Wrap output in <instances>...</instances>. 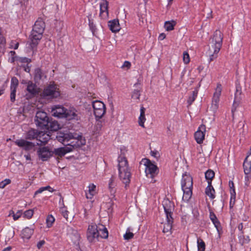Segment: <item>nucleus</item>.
Here are the masks:
<instances>
[{
  "instance_id": "1",
  "label": "nucleus",
  "mask_w": 251,
  "mask_h": 251,
  "mask_svg": "<svg viewBox=\"0 0 251 251\" xmlns=\"http://www.w3.org/2000/svg\"><path fill=\"white\" fill-rule=\"evenodd\" d=\"M56 137L59 142L66 145L63 147L55 149L53 151V153L61 157L86 143L85 139L81 135L70 132H59Z\"/></svg>"
},
{
  "instance_id": "2",
  "label": "nucleus",
  "mask_w": 251,
  "mask_h": 251,
  "mask_svg": "<svg viewBox=\"0 0 251 251\" xmlns=\"http://www.w3.org/2000/svg\"><path fill=\"white\" fill-rule=\"evenodd\" d=\"M108 232L106 228L102 225L91 224L87 231V238L90 242H95L99 238H107Z\"/></svg>"
},
{
  "instance_id": "3",
  "label": "nucleus",
  "mask_w": 251,
  "mask_h": 251,
  "mask_svg": "<svg viewBox=\"0 0 251 251\" xmlns=\"http://www.w3.org/2000/svg\"><path fill=\"white\" fill-rule=\"evenodd\" d=\"M181 185L183 192L182 201L188 202L192 197L193 188V179L189 174L185 173L182 175Z\"/></svg>"
},
{
  "instance_id": "4",
  "label": "nucleus",
  "mask_w": 251,
  "mask_h": 251,
  "mask_svg": "<svg viewBox=\"0 0 251 251\" xmlns=\"http://www.w3.org/2000/svg\"><path fill=\"white\" fill-rule=\"evenodd\" d=\"M118 164L119 176L122 182L126 186L130 182L131 172L128 163L125 160H121Z\"/></svg>"
},
{
  "instance_id": "5",
  "label": "nucleus",
  "mask_w": 251,
  "mask_h": 251,
  "mask_svg": "<svg viewBox=\"0 0 251 251\" xmlns=\"http://www.w3.org/2000/svg\"><path fill=\"white\" fill-rule=\"evenodd\" d=\"M61 91L59 86L54 83H50L44 89L42 96L48 97L51 99H56L61 96Z\"/></svg>"
},
{
  "instance_id": "6",
  "label": "nucleus",
  "mask_w": 251,
  "mask_h": 251,
  "mask_svg": "<svg viewBox=\"0 0 251 251\" xmlns=\"http://www.w3.org/2000/svg\"><path fill=\"white\" fill-rule=\"evenodd\" d=\"M93 113L97 121L101 119L105 114L106 106L101 101L96 100L92 102Z\"/></svg>"
},
{
  "instance_id": "7",
  "label": "nucleus",
  "mask_w": 251,
  "mask_h": 251,
  "mask_svg": "<svg viewBox=\"0 0 251 251\" xmlns=\"http://www.w3.org/2000/svg\"><path fill=\"white\" fill-rule=\"evenodd\" d=\"M22 84H26V88L25 91V97L26 99H30L35 95H37L39 92V88L30 81L26 82V80L23 79L21 81Z\"/></svg>"
},
{
  "instance_id": "8",
  "label": "nucleus",
  "mask_w": 251,
  "mask_h": 251,
  "mask_svg": "<svg viewBox=\"0 0 251 251\" xmlns=\"http://www.w3.org/2000/svg\"><path fill=\"white\" fill-rule=\"evenodd\" d=\"M141 164L145 166V173L147 176L153 177L157 174L158 170L156 166L149 159H143L141 161Z\"/></svg>"
},
{
  "instance_id": "9",
  "label": "nucleus",
  "mask_w": 251,
  "mask_h": 251,
  "mask_svg": "<svg viewBox=\"0 0 251 251\" xmlns=\"http://www.w3.org/2000/svg\"><path fill=\"white\" fill-rule=\"evenodd\" d=\"M49 118L44 111H39L36 113L35 122L36 126L44 129L48 124Z\"/></svg>"
},
{
  "instance_id": "10",
  "label": "nucleus",
  "mask_w": 251,
  "mask_h": 251,
  "mask_svg": "<svg viewBox=\"0 0 251 251\" xmlns=\"http://www.w3.org/2000/svg\"><path fill=\"white\" fill-rule=\"evenodd\" d=\"M81 114L79 110L74 107H71L67 109L65 119L69 121H77L81 119Z\"/></svg>"
},
{
  "instance_id": "11",
  "label": "nucleus",
  "mask_w": 251,
  "mask_h": 251,
  "mask_svg": "<svg viewBox=\"0 0 251 251\" xmlns=\"http://www.w3.org/2000/svg\"><path fill=\"white\" fill-rule=\"evenodd\" d=\"M210 47L208 51L210 61H212L218 57L222 44L210 42Z\"/></svg>"
},
{
  "instance_id": "12",
  "label": "nucleus",
  "mask_w": 251,
  "mask_h": 251,
  "mask_svg": "<svg viewBox=\"0 0 251 251\" xmlns=\"http://www.w3.org/2000/svg\"><path fill=\"white\" fill-rule=\"evenodd\" d=\"M43 33L32 29L30 35V42L28 43L29 46L32 49L38 44L39 41L42 38Z\"/></svg>"
},
{
  "instance_id": "13",
  "label": "nucleus",
  "mask_w": 251,
  "mask_h": 251,
  "mask_svg": "<svg viewBox=\"0 0 251 251\" xmlns=\"http://www.w3.org/2000/svg\"><path fill=\"white\" fill-rule=\"evenodd\" d=\"M67 109L61 105H55L52 107V115L59 118H65Z\"/></svg>"
},
{
  "instance_id": "14",
  "label": "nucleus",
  "mask_w": 251,
  "mask_h": 251,
  "mask_svg": "<svg viewBox=\"0 0 251 251\" xmlns=\"http://www.w3.org/2000/svg\"><path fill=\"white\" fill-rule=\"evenodd\" d=\"M162 205L166 216L172 217V213L174 210V203L168 199H164L162 201Z\"/></svg>"
},
{
  "instance_id": "15",
  "label": "nucleus",
  "mask_w": 251,
  "mask_h": 251,
  "mask_svg": "<svg viewBox=\"0 0 251 251\" xmlns=\"http://www.w3.org/2000/svg\"><path fill=\"white\" fill-rule=\"evenodd\" d=\"M34 228L33 226H26L22 230L20 233V237L24 242H27L31 237L34 233Z\"/></svg>"
},
{
  "instance_id": "16",
  "label": "nucleus",
  "mask_w": 251,
  "mask_h": 251,
  "mask_svg": "<svg viewBox=\"0 0 251 251\" xmlns=\"http://www.w3.org/2000/svg\"><path fill=\"white\" fill-rule=\"evenodd\" d=\"M206 132V127L205 126L201 125L198 130L195 133V138L198 144H201L203 142L205 137Z\"/></svg>"
},
{
  "instance_id": "17",
  "label": "nucleus",
  "mask_w": 251,
  "mask_h": 251,
  "mask_svg": "<svg viewBox=\"0 0 251 251\" xmlns=\"http://www.w3.org/2000/svg\"><path fill=\"white\" fill-rule=\"evenodd\" d=\"M37 153L39 157L43 161H46L52 155L53 151H51L47 147H43L39 149Z\"/></svg>"
},
{
  "instance_id": "18",
  "label": "nucleus",
  "mask_w": 251,
  "mask_h": 251,
  "mask_svg": "<svg viewBox=\"0 0 251 251\" xmlns=\"http://www.w3.org/2000/svg\"><path fill=\"white\" fill-rule=\"evenodd\" d=\"M14 143L18 147L26 151L30 150L34 147L33 143L23 139L16 140L14 141Z\"/></svg>"
},
{
  "instance_id": "19",
  "label": "nucleus",
  "mask_w": 251,
  "mask_h": 251,
  "mask_svg": "<svg viewBox=\"0 0 251 251\" xmlns=\"http://www.w3.org/2000/svg\"><path fill=\"white\" fill-rule=\"evenodd\" d=\"M100 16L102 19H107L108 16V2L106 0H101L100 3Z\"/></svg>"
},
{
  "instance_id": "20",
  "label": "nucleus",
  "mask_w": 251,
  "mask_h": 251,
  "mask_svg": "<svg viewBox=\"0 0 251 251\" xmlns=\"http://www.w3.org/2000/svg\"><path fill=\"white\" fill-rule=\"evenodd\" d=\"M173 224L172 217L166 216V222L164 223L163 232L167 235L171 234V230Z\"/></svg>"
},
{
  "instance_id": "21",
  "label": "nucleus",
  "mask_w": 251,
  "mask_h": 251,
  "mask_svg": "<svg viewBox=\"0 0 251 251\" xmlns=\"http://www.w3.org/2000/svg\"><path fill=\"white\" fill-rule=\"evenodd\" d=\"M243 168L246 174H249L251 172V149L244 160Z\"/></svg>"
},
{
  "instance_id": "22",
  "label": "nucleus",
  "mask_w": 251,
  "mask_h": 251,
  "mask_svg": "<svg viewBox=\"0 0 251 251\" xmlns=\"http://www.w3.org/2000/svg\"><path fill=\"white\" fill-rule=\"evenodd\" d=\"M96 186L93 183H90L85 190V196L87 199L92 200L96 194Z\"/></svg>"
},
{
  "instance_id": "23",
  "label": "nucleus",
  "mask_w": 251,
  "mask_h": 251,
  "mask_svg": "<svg viewBox=\"0 0 251 251\" xmlns=\"http://www.w3.org/2000/svg\"><path fill=\"white\" fill-rule=\"evenodd\" d=\"M45 23L42 19H38L35 23L33 29L34 31L43 33L45 29Z\"/></svg>"
},
{
  "instance_id": "24",
  "label": "nucleus",
  "mask_w": 251,
  "mask_h": 251,
  "mask_svg": "<svg viewBox=\"0 0 251 251\" xmlns=\"http://www.w3.org/2000/svg\"><path fill=\"white\" fill-rule=\"evenodd\" d=\"M223 41V34L221 31L217 30L214 33L211 40V43H218L222 44Z\"/></svg>"
},
{
  "instance_id": "25",
  "label": "nucleus",
  "mask_w": 251,
  "mask_h": 251,
  "mask_svg": "<svg viewBox=\"0 0 251 251\" xmlns=\"http://www.w3.org/2000/svg\"><path fill=\"white\" fill-rule=\"evenodd\" d=\"M108 26L113 32H117L120 31L121 27L118 20L114 19L108 22Z\"/></svg>"
},
{
  "instance_id": "26",
  "label": "nucleus",
  "mask_w": 251,
  "mask_h": 251,
  "mask_svg": "<svg viewBox=\"0 0 251 251\" xmlns=\"http://www.w3.org/2000/svg\"><path fill=\"white\" fill-rule=\"evenodd\" d=\"M45 128H47L51 131H56L60 128V125L55 121H48V124Z\"/></svg>"
},
{
  "instance_id": "27",
  "label": "nucleus",
  "mask_w": 251,
  "mask_h": 251,
  "mask_svg": "<svg viewBox=\"0 0 251 251\" xmlns=\"http://www.w3.org/2000/svg\"><path fill=\"white\" fill-rule=\"evenodd\" d=\"M127 152V150L126 148L123 147L120 149V152L119 153V155L118 158V164H120V163L121 160H125L126 163H128L126 157V154Z\"/></svg>"
},
{
  "instance_id": "28",
  "label": "nucleus",
  "mask_w": 251,
  "mask_h": 251,
  "mask_svg": "<svg viewBox=\"0 0 251 251\" xmlns=\"http://www.w3.org/2000/svg\"><path fill=\"white\" fill-rule=\"evenodd\" d=\"M37 137L41 143L46 144L50 139V135L49 133L41 132L39 133Z\"/></svg>"
},
{
  "instance_id": "29",
  "label": "nucleus",
  "mask_w": 251,
  "mask_h": 251,
  "mask_svg": "<svg viewBox=\"0 0 251 251\" xmlns=\"http://www.w3.org/2000/svg\"><path fill=\"white\" fill-rule=\"evenodd\" d=\"M146 120V119L145 118V108L144 107H141L140 109V115L138 119V123L140 126L142 127H145L144 123Z\"/></svg>"
},
{
  "instance_id": "30",
  "label": "nucleus",
  "mask_w": 251,
  "mask_h": 251,
  "mask_svg": "<svg viewBox=\"0 0 251 251\" xmlns=\"http://www.w3.org/2000/svg\"><path fill=\"white\" fill-rule=\"evenodd\" d=\"M176 24V22L174 20L166 21L164 23V28L166 31L173 30Z\"/></svg>"
},
{
  "instance_id": "31",
  "label": "nucleus",
  "mask_w": 251,
  "mask_h": 251,
  "mask_svg": "<svg viewBox=\"0 0 251 251\" xmlns=\"http://www.w3.org/2000/svg\"><path fill=\"white\" fill-rule=\"evenodd\" d=\"M210 218L211 220L212 221L213 224L214 225L215 227L217 229V230L218 233L220 232V224L219 222L218 221L217 217L214 214L212 213H210Z\"/></svg>"
},
{
  "instance_id": "32",
  "label": "nucleus",
  "mask_w": 251,
  "mask_h": 251,
  "mask_svg": "<svg viewBox=\"0 0 251 251\" xmlns=\"http://www.w3.org/2000/svg\"><path fill=\"white\" fill-rule=\"evenodd\" d=\"M205 193L210 198H214L215 191L210 184H208V186L206 188Z\"/></svg>"
},
{
  "instance_id": "33",
  "label": "nucleus",
  "mask_w": 251,
  "mask_h": 251,
  "mask_svg": "<svg viewBox=\"0 0 251 251\" xmlns=\"http://www.w3.org/2000/svg\"><path fill=\"white\" fill-rule=\"evenodd\" d=\"M222 90V87L221 85L218 84L215 89V92L213 94V98L220 100V97L221 95Z\"/></svg>"
},
{
  "instance_id": "34",
  "label": "nucleus",
  "mask_w": 251,
  "mask_h": 251,
  "mask_svg": "<svg viewBox=\"0 0 251 251\" xmlns=\"http://www.w3.org/2000/svg\"><path fill=\"white\" fill-rule=\"evenodd\" d=\"M22 215V211L21 210H18L16 213H14L13 211L9 212L8 216L12 217L14 221L18 220Z\"/></svg>"
},
{
  "instance_id": "35",
  "label": "nucleus",
  "mask_w": 251,
  "mask_h": 251,
  "mask_svg": "<svg viewBox=\"0 0 251 251\" xmlns=\"http://www.w3.org/2000/svg\"><path fill=\"white\" fill-rule=\"evenodd\" d=\"M54 221H55V218H54V217L52 215H48L46 219L47 227L48 228H50L51 226H52Z\"/></svg>"
},
{
  "instance_id": "36",
  "label": "nucleus",
  "mask_w": 251,
  "mask_h": 251,
  "mask_svg": "<svg viewBox=\"0 0 251 251\" xmlns=\"http://www.w3.org/2000/svg\"><path fill=\"white\" fill-rule=\"evenodd\" d=\"M197 247L198 251H205V245L204 242L201 239L197 240Z\"/></svg>"
},
{
  "instance_id": "37",
  "label": "nucleus",
  "mask_w": 251,
  "mask_h": 251,
  "mask_svg": "<svg viewBox=\"0 0 251 251\" xmlns=\"http://www.w3.org/2000/svg\"><path fill=\"white\" fill-rule=\"evenodd\" d=\"M219 100L212 98L211 108L213 112H216L219 107Z\"/></svg>"
},
{
  "instance_id": "38",
  "label": "nucleus",
  "mask_w": 251,
  "mask_h": 251,
  "mask_svg": "<svg viewBox=\"0 0 251 251\" xmlns=\"http://www.w3.org/2000/svg\"><path fill=\"white\" fill-rule=\"evenodd\" d=\"M205 176L206 179L208 180V183L210 184L211 180L214 176V172L212 170H208L205 173Z\"/></svg>"
},
{
  "instance_id": "39",
  "label": "nucleus",
  "mask_w": 251,
  "mask_h": 251,
  "mask_svg": "<svg viewBox=\"0 0 251 251\" xmlns=\"http://www.w3.org/2000/svg\"><path fill=\"white\" fill-rule=\"evenodd\" d=\"M19 84V81L18 79L16 77H13L11 79V90H16V88L18 85Z\"/></svg>"
},
{
  "instance_id": "40",
  "label": "nucleus",
  "mask_w": 251,
  "mask_h": 251,
  "mask_svg": "<svg viewBox=\"0 0 251 251\" xmlns=\"http://www.w3.org/2000/svg\"><path fill=\"white\" fill-rule=\"evenodd\" d=\"M230 207H232L233 206L235 202L236 194L234 189L230 190Z\"/></svg>"
},
{
  "instance_id": "41",
  "label": "nucleus",
  "mask_w": 251,
  "mask_h": 251,
  "mask_svg": "<svg viewBox=\"0 0 251 251\" xmlns=\"http://www.w3.org/2000/svg\"><path fill=\"white\" fill-rule=\"evenodd\" d=\"M134 234L131 231V229L130 228H128L126 229V233L124 235V238L125 240H129L133 237Z\"/></svg>"
},
{
  "instance_id": "42",
  "label": "nucleus",
  "mask_w": 251,
  "mask_h": 251,
  "mask_svg": "<svg viewBox=\"0 0 251 251\" xmlns=\"http://www.w3.org/2000/svg\"><path fill=\"white\" fill-rule=\"evenodd\" d=\"M34 214V209H28L27 210H26L24 213V217L29 219L32 218L33 215Z\"/></svg>"
},
{
  "instance_id": "43",
  "label": "nucleus",
  "mask_w": 251,
  "mask_h": 251,
  "mask_svg": "<svg viewBox=\"0 0 251 251\" xmlns=\"http://www.w3.org/2000/svg\"><path fill=\"white\" fill-rule=\"evenodd\" d=\"M190 61V58L187 52L184 51L183 53V61L185 64H188Z\"/></svg>"
},
{
  "instance_id": "44",
  "label": "nucleus",
  "mask_w": 251,
  "mask_h": 251,
  "mask_svg": "<svg viewBox=\"0 0 251 251\" xmlns=\"http://www.w3.org/2000/svg\"><path fill=\"white\" fill-rule=\"evenodd\" d=\"M198 95V91L195 90L193 92L192 96L190 97L188 100V102L191 104L196 99Z\"/></svg>"
},
{
  "instance_id": "45",
  "label": "nucleus",
  "mask_w": 251,
  "mask_h": 251,
  "mask_svg": "<svg viewBox=\"0 0 251 251\" xmlns=\"http://www.w3.org/2000/svg\"><path fill=\"white\" fill-rule=\"evenodd\" d=\"M43 73L41 70L36 69L35 72V79L39 80L42 78Z\"/></svg>"
},
{
  "instance_id": "46",
  "label": "nucleus",
  "mask_w": 251,
  "mask_h": 251,
  "mask_svg": "<svg viewBox=\"0 0 251 251\" xmlns=\"http://www.w3.org/2000/svg\"><path fill=\"white\" fill-rule=\"evenodd\" d=\"M11 183L10 179L6 178L0 182V188L1 189L4 188L7 185Z\"/></svg>"
},
{
  "instance_id": "47",
  "label": "nucleus",
  "mask_w": 251,
  "mask_h": 251,
  "mask_svg": "<svg viewBox=\"0 0 251 251\" xmlns=\"http://www.w3.org/2000/svg\"><path fill=\"white\" fill-rule=\"evenodd\" d=\"M140 96V93L139 90H134L132 94V98L135 100H138L139 99Z\"/></svg>"
},
{
  "instance_id": "48",
  "label": "nucleus",
  "mask_w": 251,
  "mask_h": 251,
  "mask_svg": "<svg viewBox=\"0 0 251 251\" xmlns=\"http://www.w3.org/2000/svg\"><path fill=\"white\" fill-rule=\"evenodd\" d=\"M27 136L29 139H33L36 137V134L35 130L33 129L30 130L28 132Z\"/></svg>"
},
{
  "instance_id": "49",
  "label": "nucleus",
  "mask_w": 251,
  "mask_h": 251,
  "mask_svg": "<svg viewBox=\"0 0 251 251\" xmlns=\"http://www.w3.org/2000/svg\"><path fill=\"white\" fill-rule=\"evenodd\" d=\"M15 54V51H11L9 55L10 56V57L9 58V61L12 63L14 62L15 60V57L14 56V55Z\"/></svg>"
},
{
  "instance_id": "50",
  "label": "nucleus",
  "mask_w": 251,
  "mask_h": 251,
  "mask_svg": "<svg viewBox=\"0 0 251 251\" xmlns=\"http://www.w3.org/2000/svg\"><path fill=\"white\" fill-rule=\"evenodd\" d=\"M60 211L63 217L67 220L68 214L67 210L65 208L62 207L60 208Z\"/></svg>"
},
{
  "instance_id": "51",
  "label": "nucleus",
  "mask_w": 251,
  "mask_h": 251,
  "mask_svg": "<svg viewBox=\"0 0 251 251\" xmlns=\"http://www.w3.org/2000/svg\"><path fill=\"white\" fill-rule=\"evenodd\" d=\"M46 191V188L45 187H43L40 188L38 190H37L34 195V197H35L37 194H40L42 193L43 191Z\"/></svg>"
},
{
  "instance_id": "52",
  "label": "nucleus",
  "mask_w": 251,
  "mask_h": 251,
  "mask_svg": "<svg viewBox=\"0 0 251 251\" xmlns=\"http://www.w3.org/2000/svg\"><path fill=\"white\" fill-rule=\"evenodd\" d=\"M16 90H11L10 99L11 101H14L15 100Z\"/></svg>"
},
{
  "instance_id": "53",
  "label": "nucleus",
  "mask_w": 251,
  "mask_h": 251,
  "mask_svg": "<svg viewBox=\"0 0 251 251\" xmlns=\"http://www.w3.org/2000/svg\"><path fill=\"white\" fill-rule=\"evenodd\" d=\"M19 46V43L16 42H12L11 43L10 47L11 48L17 49Z\"/></svg>"
},
{
  "instance_id": "54",
  "label": "nucleus",
  "mask_w": 251,
  "mask_h": 251,
  "mask_svg": "<svg viewBox=\"0 0 251 251\" xmlns=\"http://www.w3.org/2000/svg\"><path fill=\"white\" fill-rule=\"evenodd\" d=\"M45 241L44 240H41L37 244V247L38 249H40L45 244Z\"/></svg>"
},
{
  "instance_id": "55",
  "label": "nucleus",
  "mask_w": 251,
  "mask_h": 251,
  "mask_svg": "<svg viewBox=\"0 0 251 251\" xmlns=\"http://www.w3.org/2000/svg\"><path fill=\"white\" fill-rule=\"evenodd\" d=\"M131 66V63L129 61H126L124 62L123 65V68H126L127 69H129Z\"/></svg>"
},
{
  "instance_id": "56",
  "label": "nucleus",
  "mask_w": 251,
  "mask_h": 251,
  "mask_svg": "<svg viewBox=\"0 0 251 251\" xmlns=\"http://www.w3.org/2000/svg\"><path fill=\"white\" fill-rule=\"evenodd\" d=\"M113 181H114L113 179L112 178H110V179L109 180L108 186H109V188L110 189H112L114 186Z\"/></svg>"
},
{
  "instance_id": "57",
  "label": "nucleus",
  "mask_w": 251,
  "mask_h": 251,
  "mask_svg": "<svg viewBox=\"0 0 251 251\" xmlns=\"http://www.w3.org/2000/svg\"><path fill=\"white\" fill-rule=\"evenodd\" d=\"M79 235L76 232H75L74 238H72V240H73L74 242H76L79 240Z\"/></svg>"
},
{
  "instance_id": "58",
  "label": "nucleus",
  "mask_w": 251,
  "mask_h": 251,
  "mask_svg": "<svg viewBox=\"0 0 251 251\" xmlns=\"http://www.w3.org/2000/svg\"><path fill=\"white\" fill-rule=\"evenodd\" d=\"M15 234V232L14 230H9L8 232V235L9 236V239L12 238L14 237Z\"/></svg>"
},
{
  "instance_id": "59",
  "label": "nucleus",
  "mask_w": 251,
  "mask_h": 251,
  "mask_svg": "<svg viewBox=\"0 0 251 251\" xmlns=\"http://www.w3.org/2000/svg\"><path fill=\"white\" fill-rule=\"evenodd\" d=\"M166 38V35L165 33H161L159 35V37H158V39L160 40H164L165 38Z\"/></svg>"
},
{
  "instance_id": "60",
  "label": "nucleus",
  "mask_w": 251,
  "mask_h": 251,
  "mask_svg": "<svg viewBox=\"0 0 251 251\" xmlns=\"http://www.w3.org/2000/svg\"><path fill=\"white\" fill-rule=\"evenodd\" d=\"M45 188H46V190H48L50 192H53L54 191V189L52 188H51V187H50V186H46Z\"/></svg>"
},
{
  "instance_id": "61",
  "label": "nucleus",
  "mask_w": 251,
  "mask_h": 251,
  "mask_svg": "<svg viewBox=\"0 0 251 251\" xmlns=\"http://www.w3.org/2000/svg\"><path fill=\"white\" fill-rule=\"evenodd\" d=\"M5 43V39L2 36L0 35V44H4Z\"/></svg>"
},
{
  "instance_id": "62",
  "label": "nucleus",
  "mask_w": 251,
  "mask_h": 251,
  "mask_svg": "<svg viewBox=\"0 0 251 251\" xmlns=\"http://www.w3.org/2000/svg\"><path fill=\"white\" fill-rule=\"evenodd\" d=\"M89 26L92 30H94L95 29V26L94 25L93 23L90 21H89Z\"/></svg>"
},
{
  "instance_id": "63",
  "label": "nucleus",
  "mask_w": 251,
  "mask_h": 251,
  "mask_svg": "<svg viewBox=\"0 0 251 251\" xmlns=\"http://www.w3.org/2000/svg\"><path fill=\"white\" fill-rule=\"evenodd\" d=\"M11 250V248L10 247H8L7 248H4L2 251H10Z\"/></svg>"
},
{
  "instance_id": "64",
  "label": "nucleus",
  "mask_w": 251,
  "mask_h": 251,
  "mask_svg": "<svg viewBox=\"0 0 251 251\" xmlns=\"http://www.w3.org/2000/svg\"><path fill=\"white\" fill-rule=\"evenodd\" d=\"M239 230H242L243 228V225L242 223L240 224L238 227Z\"/></svg>"
}]
</instances>
